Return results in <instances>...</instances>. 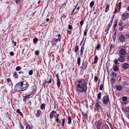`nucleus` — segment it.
<instances>
[{
	"label": "nucleus",
	"instance_id": "nucleus-1",
	"mask_svg": "<svg viewBox=\"0 0 129 129\" xmlns=\"http://www.w3.org/2000/svg\"><path fill=\"white\" fill-rule=\"evenodd\" d=\"M76 88L78 92V94L80 93L86 91L87 89V85L85 80L82 79L79 81L76 84Z\"/></svg>",
	"mask_w": 129,
	"mask_h": 129
},
{
	"label": "nucleus",
	"instance_id": "nucleus-2",
	"mask_svg": "<svg viewBox=\"0 0 129 129\" xmlns=\"http://www.w3.org/2000/svg\"><path fill=\"white\" fill-rule=\"evenodd\" d=\"M23 82H19L15 86V88L17 91H22L23 90L22 88V86Z\"/></svg>",
	"mask_w": 129,
	"mask_h": 129
},
{
	"label": "nucleus",
	"instance_id": "nucleus-3",
	"mask_svg": "<svg viewBox=\"0 0 129 129\" xmlns=\"http://www.w3.org/2000/svg\"><path fill=\"white\" fill-rule=\"evenodd\" d=\"M127 49L129 50V47H126V49H121L120 50L119 55L124 56L126 54V51L127 50Z\"/></svg>",
	"mask_w": 129,
	"mask_h": 129
},
{
	"label": "nucleus",
	"instance_id": "nucleus-4",
	"mask_svg": "<svg viewBox=\"0 0 129 129\" xmlns=\"http://www.w3.org/2000/svg\"><path fill=\"white\" fill-rule=\"evenodd\" d=\"M109 100V97L108 95L104 96L103 98L104 103L106 104H108Z\"/></svg>",
	"mask_w": 129,
	"mask_h": 129
},
{
	"label": "nucleus",
	"instance_id": "nucleus-5",
	"mask_svg": "<svg viewBox=\"0 0 129 129\" xmlns=\"http://www.w3.org/2000/svg\"><path fill=\"white\" fill-rule=\"evenodd\" d=\"M41 111L39 110H36L34 111V113L35 116L37 117H39L41 114Z\"/></svg>",
	"mask_w": 129,
	"mask_h": 129
},
{
	"label": "nucleus",
	"instance_id": "nucleus-6",
	"mask_svg": "<svg viewBox=\"0 0 129 129\" xmlns=\"http://www.w3.org/2000/svg\"><path fill=\"white\" fill-rule=\"evenodd\" d=\"M129 16V14L127 13H123L121 17L122 19L125 20Z\"/></svg>",
	"mask_w": 129,
	"mask_h": 129
},
{
	"label": "nucleus",
	"instance_id": "nucleus-7",
	"mask_svg": "<svg viewBox=\"0 0 129 129\" xmlns=\"http://www.w3.org/2000/svg\"><path fill=\"white\" fill-rule=\"evenodd\" d=\"M59 41V42H60V38H57L56 39L54 40V39L52 41V46H55L56 44V43L57 42Z\"/></svg>",
	"mask_w": 129,
	"mask_h": 129
},
{
	"label": "nucleus",
	"instance_id": "nucleus-8",
	"mask_svg": "<svg viewBox=\"0 0 129 129\" xmlns=\"http://www.w3.org/2000/svg\"><path fill=\"white\" fill-rule=\"evenodd\" d=\"M120 57L118 58V61L121 62H124L125 59L124 56L121 55H120Z\"/></svg>",
	"mask_w": 129,
	"mask_h": 129
},
{
	"label": "nucleus",
	"instance_id": "nucleus-9",
	"mask_svg": "<svg viewBox=\"0 0 129 129\" xmlns=\"http://www.w3.org/2000/svg\"><path fill=\"white\" fill-rule=\"evenodd\" d=\"M125 39V36L123 35H121L119 37V40L121 42H124Z\"/></svg>",
	"mask_w": 129,
	"mask_h": 129
},
{
	"label": "nucleus",
	"instance_id": "nucleus-10",
	"mask_svg": "<svg viewBox=\"0 0 129 129\" xmlns=\"http://www.w3.org/2000/svg\"><path fill=\"white\" fill-rule=\"evenodd\" d=\"M30 94H29L24 96V98L23 99V101L24 102H26V100L30 98Z\"/></svg>",
	"mask_w": 129,
	"mask_h": 129
},
{
	"label": "nucleus",
	"instance_id": "nucleus-11",
	"mask_svg": "<svg viewBox=\"0 0 129 129\" xmlns=\"http://www.w3.org/2000/svg\"><path fill=\"white\" fill-rule=\"evenodd\" d=\"M28 84H23V83L22 88V89L23 90V91L25 90L28 87Z\"/></svg>",
	"mask_w": 129,
	"mask_h": 129
},
{
	"label": "nucleus",
	"instance_id": "nucleus-12",
	"mask_svg": "<svg viewBox=\"0 0 129 129\" xmlns=\"http://www.w3.org/2000/svg\"><path fill=\"white\" fill-rule=\"evenodd\" d=\"M123 67L125 69H127L129 67V64L127 63H124L123 65Z\"/></svg>",
	"mask_w": 129,
	"mask_h": 129
},
{
	"label": "nucleus",
	"instance_id": "nucleus-13",
	"mask_svg": "<svg viewBox=\"0 0 129 129\" xmlns=\"http://www.w3.org/2000/svg\"><path fill=\"white\" fill-rule=\"evenodd\" d=\"M85 41H84V42L83 43V46L82 47H81V55H82V54H83V51H84V44H85Z\"/></svg>",
	"mask_w": 129,
	"mask_h": 129
},
{
	"label": "nucleus",
	"instance_id": "nucleus-14",
	"mask_svg": "<svg viewBox=\"0 0 129 129\" xmlns=\"http://www.w3.org/2000/svg\"><path fill=\"white\" fill-rule=\"evenodd\" d=\"M55 112L54 111H53L50 113V119H51L52 118L53 115Z\"/></svg>",
	"mask_w": 129,
	"mask_h": 129
},
{
	"label": "nucleus",
	"instance_id": "nucleus-15",
	"mask_svg": "<svg viewBox=\"0 0 129 129\" xmlns=\"http://www.w3.org/2000/svg\"><path fill=\"white\" fill-rule=\"evenodd\" d=\"M123 110L127 112H129V107H126L124 108L123 109Z\"/></svg>",
	"mask_w": 129,
	"mask_h": 129
},
{
	"label": "nucleus",
	"instance_id": "nucleus-16",
	"mask_svg": "<svg viewBox=\"0 0 129 129\" xmlns=\"http://www.w3.org/2000/svg\"><path fill=\"white\" fill-rule=\"evenodd\" d=\"M117 90L118 91L121 90L122 88V86L120 85L117 86H116Z\"/></svg>",
	"mask_w": 129,
	"mask_h": 129
},
{
	"label": "nucleus",
	"instance_id": "nucleus-17",
	"mask_svg": "<svg viewBox=\"0 0 129 129\" xmlns=\"http://www.w3.org/2000/svg\"><path fill=\"white\" fill-rule=\"evenodd\" d=\"M101 128L102 129H109V127L106 124L103 125L102 126Z\"/></svg>",
	"mask_w": 129,
	"mask_h": 129
},
{
	"label": "nucleus",
	"instance_id": "nucleus-18",
	"mask_svg": "<svg viewBox=\"0 0 129 129\" xmlns=\"http://www.w3.org/2000/svg\"><path fill=\"white\" fill-rule=\"evenodd\" d=\"M113 70L115 72L118 71L119 70L118 67L117 66L115 65L114 67Z\"/></svg>",
	"mask_w": 129,
	"mask_h": 129
},
{
	"label": "nucleus",
	"instance_id": "nucleus-19",
	"mask_svg": "<svg viewBox=\"0 0 129 129\" xmlns=\"http://www.w3.org/2000/svg\"><path fill=\"white\" fill-rule=\"evenodd\" d=\"M102 124V123L100 121H99L96 127L98 129H100V128L101 127Z\"/></svg>",
	"mask_w": 129,
	"mask_h": 129
},
{
	"label": "nucleus",
	"instance_id": "nucleus-20",
	"mask_svg": "<svg viewBox=\"0 0 129 129\" xmlns=\"http://www.w3.org/2000/svg\"><path fill=\"white\" fill-rule=\"evenodd\" d=\"M112 23L113 20H112L110 21V23L109 24L107 28V30H108V31L109 30L110 27H111V26L112 25Z\"/></svg>",
	"mask_w": 129,
	"mask_h": 129
},
{
	"label": "nucleus",
	"instance_id": "nucleus-21",
	"mask_svg": "<svg viewBox=\"0 0 129 129\" xmlns=\"http://www.w3.org/2000/svg\"><path fill=\"white\" fill-rule=\"evenodd\" d=\"M87 66V65L86 64L84 63H83L82 64V69H83V70H84L86 69Z\"/></svg>",
	"mask_w": 129,
	"mask_h": 129
},
{
	"label": "nucleus",
	"instance_id": "nucleus-22",
	"mask_svg": "<svg viewBox=\"0 0 129 129\" xmlns=\"http://www.w3.org/2000/svg\"><path fill=\"white\" fill-rule=\"evenodd\" d=\"M98 60V57L97 55H96L94 61V63L95 64H96L97 63Z\"/></svg>",
	"mask_w": 129,
	"mask_h": 129
},
{
	"label": "nucleus",
	"instance_id": "nucleus-23",
	"mask_svg": "<svg viewBox=\"0 0 129 129\" xmlns=\"http://www.w3.org/2000/svg\"><path fill=\"white\" fill-rule=\"evenodd\" d=\"M88 113H84L82 112V114L84 117L85 118H86L87 117V115Z\"/></svg>",
	"mask_w": 129,
	"mask_h": 129
},
{
	"label": "nucleus",
	"instance_id": "nucleus-24",
	"mask_svg": "<svg viewBox=\"0 0 129 129\" xmlns=\"http://www.w3.org/2000/svg\"><path fill=\"white\" fill-rule=\"evenodd\" d=\"M109 6L110 5H107L105 10V12H107L108 11L109 9Z\"/></svg>",
	"mask_w": 129,
	"mask_h": 129
},
{
	"label": "nucleus",
	"instance_id": "nucleus-25",
	"mask_svg": "<svg viewBox=\"0 0 129 129\" xmlns=\"http://www.w3.org/2000/svg\"><path fill=\"white\" fill-rule=\"evenodd\" d=\"M68 123L69 124H70L71 123V119L70 116H69L68 118Z\"/></svg>",
	"mask_w": 129,
	"mask_h": 129
},
{
	"label": "nucleus",
	"instance_id": "nucleus-26",
	"mask_svg": "<svg viewBox=\"0 0 129 129\" xmlns=\"http://www.w3.org/2000/svg\"><path fill=\"white\" fill-rule=\"evenodd\" d=\"M45 107V104H41L40 106V108L42 110Z\"/></svg>",
	"mask_w": 129,
	"mask_h": 129
},
{
	"label": "nucleus",
	"instance_id": "nucleus-27",
	"mask_svg": "<svg viewBox=\"0 0 129 129\" xmlns=\"http://www.w3.org/2000/svg\"><path fill=\"white\" fill-rule=\"evenodd\" d=\"M26 129H30L31 127L30 125L28 124H26Z\"/></svg>",
	"mask_w": 129,
	"mask_h": 129
},
{
	"label": "nucleus",
	"instance_id": "nucleus-28",
	"mask_svg": "<svg viewBox=\"0 0 129 129\" xmlns=\"http://www.w3.org/2000/svg\"><path fill=\"white\" fill-rule=\"evenodd\" d=\"M80 62H81V58L80 57H79L78 58L77 60V63L80 66Z\"/></svg>",
	"mask_w": 129,
	"mask_h": 129
},
{
	"label": "nucleus",
	"instance_id": "nucleus-29",
	"mask_svg": "<svg viewBox=\"0 0 129 129\" xmlns=\"http://www.w3.org/2000/svg\"><path fill=\"white\" fill-rule=\"evenodd\" d=\"M60 83L59 80H57V86L59 88L60 86Z\"/></svg>",
	"mask_w": 129,
	"mask_h": 129
},
{
	"label": "nucleus",
	"instance_id": "nucleus-30",
	"mask_svg": "<svg viewBox=\"0 0 129 129\" xmlns=\"http://www.w3.org/2000/svg\"><path fill=\"white\" fill-rule=\"evenodd\" d=\"M116 31H115L114 34L113 36V39L114 40V41L116 39Z\"/></svg>",
	"mask_w": 129,
	"mask_h": 129
},
{
	"label": "nucleus",
	"instance_id": "nucleus-31",
	"mask_svg": "<svg viewBox=\"0 0 129 129\" xmlns=\"http://www.w3.org/2000/svg\"><path fill=\"white\" fill-rule=\"evenodd\" d=\"M38 41V39L37 38H34L33 40V41L34 43L36 44Z\"/></svg>",
	"mask_w": 129,
	"mask_h": 129
},
{
	"label": "nucleus",
	"instance_id": "nucleus-32",
	"mask_svg": "<svg viewBox=\"0 0 129 129\" xmlns=\"http://www.w3.org/2000/svg\"><path fill=\"white\" fill-rule=\"evenodd\" d=\"M124 24L123 22L121 21V20H120V22H119V26H122V25H123Z\"/></svg>",
	"mask_w": 129,
	"mask_h": 129
},
{
	"label": "nucleus",
	"instance_id": "nucleus-33",
	"mask_svg": "<svg viewBox=\"0 0 129 129\" xmlns=\"http://www.w3.org/2000/svg\"><path fill=\"white\" fill-rule=\"evenodd\" d=\"M79 46H76V47H75V52H77L79 50Z\"/></svg>",
	"mask_w": 129,
	"mask_h": 129
},
{
	"label": "nucleus",
	"instance_id": "nucleus-34",
	"mask_svg": "<svg viewBox=\"0 0 129 129\" xmlns=\"http://www.w3.org/2000/svg\"><path fill=\"white\" fill-rule=\"evenodd\" d=\"M17 112L20 115L22 116V113L20 111V110L19 109L17 110Z\"/></svg>",
	"mask_w": 129,
	"mask_h": 129
},
{
	"label": "nucleus",
	"instance_id": "nucleus-35",
	"mask_svg": "<svg viewBox=\"0 0 129 129\" xmlns=\"http://www.w3.org/2000/svg\"><path fill=\"white\" fill-rule=\"evenodd\" d=\"M94 1H92L90 4V6L91 7H92L94 5Z\"/></svg>",
	"mask_w": 129,
	"mask_h": 129
},
{
	"label": "nucleus",
	"instance_id": "nucleus-36",
	"mask_svg": "<svg viewBox=\"0 0 129 129\" xmlns=\"http://www.w3.org/2000/svg\"><path fill=\"white\" fill-rule=\"evenodd\" d=\"M101 92H100L98 95V98L99 99H101Z\"/></svg>",
	"mask_w": 129,
	"mask_h": 129
},
{
	"label": "nucleus",
	"instance_id": "nucleus-37",
	"mask_svg": "<svg viewBox=\"0 0 129 129\" xmlns=\"http://www.w3.org/2000/svg\"><path fill=\"white\" fill-rule=\"evenodd\" d=\"M13 76L15 78H18V75L17 73L16 72H14L13 74Z\"/></svg>",
	"mask_w": 129,
	"mask_h": 129
},
{
	"label": "nucleus",
	"instance_id": "nucleus-38",
	"mask_svg": "<svg viewBox=\"0 0 129 129\" xmlns=\"http://www.w3.org/2000/svg\"><path fill=\"white\" fill-rule=\"evenodd\" d=\"M65 120V119L64 118H63L62 120V125H61L62 126H63L64 125Z\"/></svg>",
	"mask_w": 129,
	"mask_h": 129
},
{
	"label": "nucleus",
	"instance_id": "nucleus-39",
	"mask_svg": "<svg viewBox=\"0 0 129 129\" xmlns=\"http://www.w3.org/2000/svg\"><path fill=\"white\" fill-rule=\"evenodd\" d=\"M101 48V46L100 44H98V45L96 46V49L97 50H98L100 49Z\"/></svg>",
	"mask_w": 129,
	"mask_h": 129
},
{
	"label": "nucleus",
	"instance_id": "nucleus-40",
	"mask_svg": "<svg viewBox=\"0 0 129 129\" xmlns=\"http://www.w3.org/2000/svg\"><path fill=\"white\" fill-rule=\"evenodd\" d=\"M112 82V83H114L115 81V80L113 78H112L111 79Z\"/></svg>",
	"mask_w": 129,
	"mask_h": 129
},
{
	"label": "nucleus",
	"instance_id": "nucleus-41",
	"mask_svg": "<svg viewBox=\"0 0 129 129\" xmlns=\"http://www.w3.org/2000/svg\"><path fill=\"white\" fill-rule=\"evenodd\" d=\"M104 84V83H103V84ZM103 84H101L100 86V89L101 90H102L103 88Z\"/></svg>",
	"mask_w": 129,
	"mask_h": 129
},
{
	"label": "nucleus",
	"instance_id": "nucleus-42",
	"mask_svg": "<svg viewBox=\"0 0 129 129\" xmlns=\"http://www.w3.org/2000/svg\"><path fill=\"white\" fill-rule=\"evenodd\" d=\"M112 74L113 76H116L117 75L116 73L114 72H112Z\"/></svg>",
	"mask_w": 129,
	"mask_h": 129
},
{
	"label": "nucleus",
	"instance_id": "nucleus-43",
	"mask_svg": "<svg viewBox=\"0 0 129 129\" xmlns=\"http://www.w3.org/2000/svg\"><path fill=\"white\" fill-rule=\"evenodd\" d=\"M68 28L69 29L71 30H72L73 29V28L72 26V25H68Z\"/></svg>",
	"mask_w": 129,
	"mask_h": 129
},
{
	"label": "nucleus",
	"instance_id": "nucleus-44",
	"mask_svg": "<svg viewBox=\"0 0 129 129\" xmlns=\"http://www.w3.org/2000/svg\"><path fill=\"white\" fill-rule=\"evenodd\" d=\"M122 100L123 101H126L127 100V98L125 96L123 97L122 98Z\"/></svg>",
	"mask_w": 129,
	"mask_h": 129
},
{
	"label": "nucleus",
	"instance_id": "nucleus-45",
	"mask_svg": "<svg viewBox=\"0 0 129 129\" xmlns=\"http://www.w3.org/2000/svg\"><path fill=\"white\" fill-rule=\"evenodd\" d=\"M118 59H116L114 61V62L115 64H118L119 63H118Z\"/></svg>",
	"mask_w": 129,
	"mask_h": 129
},
{
	"label": "nucleus",
	"instance_id": "nucleus-46",
	"mask_svg": "<svg viewBox=\"0 0 129 129\" xmlns=\"http://www.w3.org/2000/svg\"><path fill=\"white\" fill-rule=\"evenodd\" d=\"M20 69L21 67H20L18 66L16 67V70L17 71H18L20 70Z\"/></svg>",
	"mask_w": 129,
	"mask_h": 129
},
{
	"label": "nucleus",
	"instance_id": "nucleus-47",
	"mask_svg": "<svg viewBox=\"0 0 129 129\" xmlns=\"http://www.w3.org/2000/svg\"><path fill=\"white\" fill-rule=\"evenodd\" d=\"M33 71L32 70H31L29 72V74L30 75H31L33 74Z\"/></svg>",
	"mask_w": 129,
	"mask_h": 129
},
{
	"label": "nucleus",
	"instance_id": "nucleus-48",
	"mask_svg": "<svg viewBox=\"0 0 129 129\" xmlns=\"http://www.w3.org/2000/svg\"><path fill=\"white\" fill-rule=\"evenodd\" d=\"M66 18V15H63L60 18V19L61 20V21H62V18Z\"/></svg>",
	"mask_w": 129,
	"mask_h": 129
},
{
	"label": "nucleus",
	"instance_id": "nucleus-49",
	"mask_svg": "<svg viewBox=\"0 0 129 129\" xmlns=\"http://www.w3.org/2000/svg\"><path fill=\"white\" fill-rule=\"evenodd\" d=\"M94 80L96 81H97L98 80V79L97 77L96 76L94 78Z\"/></svg>",
	"mask_w": 129,
	"mask_h": 129
},
{
	"label": "nucleus",
	"instance_id": "nucleus-50",
	"mask_svg": "<svg viewBox=\"0 0 129 129\" xmlns=\"http://www.w3.org/2000/svg\"><path fill=\"white\" fill-rule=\"evenodd\" d=\"M121 2H119L118 3V5H119V9H120L121 8Z\"/></svg>",
	"mask_w": 129,
	"mask_h": 129
},
{
	"label": "nucleus",
	"instance_id": "nucleus-51",
	"mask_svg": "<svg viewBox=\"0 0 129 129\" xmlns=\"http://www.w3.org/2000/svg\"><path fill=\"white\" fill-rule=\"evenodd\" d=\"M39 53V52L37 50L35 52V54L36 55H38Z\"/></svg>",
	"mask_w": 129,
	"mask_h": 129
},
{
	"label": "nucleus",
	"instance_id": "nucleus-52",
	"mask_svg": "<svg viewBox=\"0 0 129 129\" xmlns=\"http://www.w3.org/2000/svg\"><path fill=\"white\" fill-rule=\"evenodd\" d=\"M123 29V26H121L119 28V30L120 31H122Z\"/></svg>",
	"mask_w": 129,
	"mask_h": 129
},
{
	"label": "nucleus",
	"instance_id": "nucleus-53",
	"mask_svg": "<svg viewBox=\"0 0 129 129\" xmlns=\"http://www.w3.org/2000/svg\"><path fill=\"white\" fill-rule=\"evenodd\" d=\"M66 4L65 3H64L62 4L61 6V7L62 8H64L65 7Z\"/></svg>",
	"mask_w": 129,
	"mask_h": 129
},
{
	"label": "nucleus",
	"instance_id": "nucleus-54",
	"mask_svg": "<svg viewBox=\"0 0 129 129\" xmlns=\"http://www.w3.org/2000/svg\"><path fill=\"white\" fill-rule=\"evenodd\" d=\"M15 2L16 4H19V2L20 0H15Z\"/></svg>",
	"mask_w": 129,
	"mask_h": 129
},
{
	"label": "nucleus",
	"instance_id": "nucleus-55",
	"mask_svg": "<svg viewBox=\"0 0 129 129\" xmlns=\"http://www.w3.org/2000/svg\"><path fill=\"white\" fill-rule=\"evenodd\" d=\"M10 54L11 56H13L14 55V53L13 52H10Z\"/></svg>",
	"mask_w": 129,
	"mask_h": 129
},
{
	"label": "nucleus",
	"instance_id": "nucleus-56",
	"mask_svg": "<svg viewBox=\"0 0 129 129\" xmlns=\"http://www.w3.org/2000/svg\"><path fill=\"white\" fill-rule=\"evenodd\" d=\"M84 23V22L83 21H81L80 23V24L81 26H82Z\"/></svg>",
	"mask_w": 129,
	"mask_h": 129
},
{
	"label": "nucleus",
	"instance_id": "nucleus-57",
	"mask_svg": "<svg viewBox=\"0 0 129 129\" xmlns=\"http://www.w3.org/2000/svg\"><path fill=\"white\" fill-rule=\"evenodd\" d=\"M95 106L97 107H100V105L97 102L96 105H95Z\"/></svg>",
	"mask_w": 129,
	"mask_h": 129
},
{
	"label": "nucleus",
	"instance_id": "nucleus-58",
	"mask_svg": "<svg viewBox=\"0 0 129 129\" xmlns=\"http://www.w3.org/2000/svg\"><path fill=\"white\" fill-rule=\"evenodd\" d=\"M58 74H57L56 75V77L57 80H59L58 77Z\"/></svg>",
	"mask_w": 129,
	"mask_h": 129
},
{
	"label": "nucleus",
	"instance_id": "nucleus-59",
	"mask_svg": "<svg viewBox=\"0 0 129 129\" xmlns=\"http://www.w3.org/2000/svg\"><path fill=\"white\" fill-rule=\"evenodd\" d=\"M72 32V31H70V30H68L67 31V33H68L69 35H70Z\"/></svg>",
	"mask_w": 129,
	"mask_h": 129
},
{
	"label": "nucleus",
	"instance_id": "nucleus-60",
	"mask_svg": "<svg viewBox=\"0 0 129 129\" xmlns=\"http://www.w3.org/2000/svg\"><path fill=\"white\" fill-rule=\"evenodd\" d=\"M59 115V114H56V115L55 116V118H58Z\"/></svg>",
	"mask_w": 129,
	"mask_h": 129
},
{
	"label": "nucleus",
	"instance_id": "nucleus-61",
	"mask_svg": "<svg viewBox=\"0 0 129 129\" xmlns=\"http://www.w3.org/2000/svg\"><path fill=\"white\" fill-rule=\"evenodd\" d=\"M7 81L8 82H10L11 81V80L10 79L8 78L7 79Z\"/></svg>",
	"mask_w": 129,
	"mask_h": 129
},
{
	"label": "nucleus",
	"instance_id": "nucleus-62",
	"mask_svg": "<svg viewBox=\"0 0 129 129\" xmlns=\"http://www.w3.org/2000/svg\"><path fill=\"white\" fill-rule=\"evenodd\" d=\"M59 119L58 118H55V121L58 123L59 121Z\"/></svg>",
	"mask_w": 129,
	"mask_h": 129
},
{
	"label": "nucleus",
	"instance_id": "nucleus-63",
	"mask_svg": "<svg viewBox=\"0 0 129 129\" xmlns=\"http://www.w3.org/2000/svg\"><path fill=\"white\" fill-rule=\"evenodd\" d=\"M46 81L45 80H44L43 81V85H44V84L45 83Z\"/></svg>",
	"mask_w": 129,
	"mask_h": 129
},
{
	"label": "nucleus",
	"instance_id": "nucleus-64",
	"mask_svg": "<svg viewBox=\"0 0 129 129\" xmlns=\"http://www.w3.org/2000/svg\"><path fill=\"white\" fill-rule=\"evenodd\" d=\"M20 127L21 128V129H23V126L22 125H21V123H20Z\"/></svg>",
	"mask_w": 129,
	"mask_h": 129
}]
</instances>
